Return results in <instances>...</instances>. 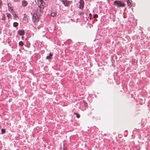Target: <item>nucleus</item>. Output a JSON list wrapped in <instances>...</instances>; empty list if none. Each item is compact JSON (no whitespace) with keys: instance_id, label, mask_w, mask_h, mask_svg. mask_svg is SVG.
I'll list each match as a JSON object with an SVG mask.
<instances>
[{"instance_id":"1","label":"nucleus","mask_w":150,"mask_h":150,"mask_svg":"<svg viewBox=\"0 0 150 150\" xmlns=\"http://www.w3.org/2000/svg\"><path fill=\"white\" fill-rule=\"evenodd\" d=\"M114 5L118 7H123L125 5L123 2L118 1H115L114 2Z\"/></svg>"},{"instance_id":"2","label":"nucleus","mask_w":150,"mask_h":150,"mask_svg":"<svg viewBox=\"0 0 150 150\" xmlns=\"http://www.w3.org/2000/svg\"><path fill=\"white\" fill-rule=\"evenodd\" d=\"M33 20L35 23L38 22L39 20V18L38 16L36 14H34L33 16Z\"/></svg>"},{"instance_id":"3","label":"nucleus","mask_w":150,"mask_h":150,"mask_svg":"<svg viewBox=\"0 0 150 150\" xmlns=\"http://www.w3.org/2000/svg\"><path fill=\"white\" fill-rule=\"evenodd\" d=\"M8 11L11 12L13 11V7L12 6L11 4L10 3H8Z\"/></svg>"},{"instance_id":"4","label":"nucleus","mask_w":150,"mask_h":150,"mask_svg":"<svg viewBox=\"0 0 150 150\" xmlns=\"http://www.w3.org/2000/svg\"><path fill=\"white\" fill-rule=\"evenodd\" d=\"M62 2L65 6H67L70 4L69 2L67 0H62Z\"/></svg>"},{"instance_id":"5","label":"nucleus","mask_w":150,"mask_h":150,"mask_svg":"<svg viewBox=\"0 0 150 150\" xmlns=\"http://www.w3.org/2000/svg\"><path fill=\"white\" fill-rule=\"evenodd\" d=\"M24 17L23 18V21L25 23H26L28 22V19L27 16L24 14Z\"/></svg>"},{"instance_id":"6","label":"nucleus","mask_w":150,"mask_h":150,"mask_svg":"<svg viewBox=\"0 0 150 150\" xmlns=\"http://www.w3.org/2000/svg\"><path fill=\"white\" fill-rule=\"evenodd\" d=\"M80 5H79V8H83L84 6V2L83 0H80Z\"/></svg>"},{"instance_id":"7","label":"nucleus","mask_w":150,"mask_h":150,"mask_svg":"<svg viewBox=\"0 0 150 150\" xmlns=\"http://www.w3.org/2000/svg\"><path fill=\"white\" fill-rule=\"evenodd\" d=\"M22 6L23 7H25L28 5V2L27 1L24 0L22 2Z\"/></svg>"},{"instance_id":"8","label":"nucleus","mask_w":150,"mask_h":150,"mask_svg":"<svg viewBox=\"0 0 150 150\" xmlns=\"http://www.w3.org/2000/svg\"><path fill=\"white\" fill-rule=\"evenodd\" d=\"M18 33L19 34L21 35H23L24 34V31L22 30H19Z\"/></svg>"},{"instance_id":"9","label":"nucleus","mask_w":150,"mask_h":150,"mask_svg":"<svg viewBox=\"0 0 150 150\" xmlns=\"http://www.w3.org/2000/svg\"><path fill=\"white\" fill-rule=\"evenodd\" d=\"M132 0H127V4L128 5L130 6H132Z\"/></svg>"},{"instance_id":"10","label":"nucleus","mask_w":150,"mask_h":150,"mask_svg":"<svg viewBox=\"0 0 150 150\" xmlns=\"http://www.w3.org/2000/svg\"><path fill=\"white\" fill-rule=\"evenodd\" d=\"M43 2V0H38V4H40V6H41L42 5V6H43L42 5Z\"/></svg>"},{"instance_id":"11","label":"nucleus","mask_w":150,"mask_h":150,"mask_svg":"<svg viewBox=\"0 0 150 150\" xmlns=\"http://www.w3.org/2000/svg\"><path fill=\"white\" fill-rule=\"evenodd\" d=\"M11 13L13 15L14 19H15L16 18L18 17L16 15V13L15 12L13 11Z\"/></svg>"},{"instance_id":"12","label":"nucleus","mask_w":150,"mask_h":150,"mask_svg":"<svg viewBox=\"0 0 150 150\" xmlns=\"http://www.w3.org/2000/svg\"><path fill=\"white\" fill-rule=\"evenodd\" d=\"M43 8L42 7V8H41V7H40V6H38V10H40V12H42L43 11Z\"/></svg>"},{"instance_id":"13","label":"nucleus","mask_w":150,"mask_h":150,"mask_svg":"<svg viewBox=\"0 0 150 150\" xmlns=\"http://www.w3.org/2000/svg\"><path fill=\"white\" fill-rule=\"evenodd\" d=\"M56 14H57L55 12H52L51 14V15L52 17L54 16H55L56 15Z\"/></svg>"},{"instance_id":"14","label":"nucleus","mask_w":150,"mask_h":150,"mask_svg":"<svg viewBox=\"0 0 150 150\" xmlns=\"http://www.w3.org/2000/svg\"><path fill=\"white\" fill-rule=\"evenodd\" d=\"M18 23L17 22H14L13 23V26L14 27H16L18 25Z\"/></svg>"},{"instance_id":"15","label":"nucleus","mask_w":150,"mask_h":150,"mask_svg":"<svg viewBox=\"0 0 150 150\" xmlns=\"http://www.w3.org/2000/svg\"><path fill=\"white\" fill-rule=\"evenodd\" d=\"M1 19L2 20H5V15L4 14L2 15L1 16Z\"/></svg>"},{"instance_id":"16","label":"nucleus","mask_w":150,"mask_h":150,"mask_svg":"<svg viewBox=\"0 0 150 150\" xmlns=\"http://www.w3.org/2000/svg\"><path fill=\"white\" fill-rule=\"evenodd\" d=\"M7 16L8 17V19H9L10 18H11V15L9 13H7Z\"/></svg>"},{"instance_id":"17","label":"nucleus","mask_w":150,"mask_h":150,"mask_svg":"<svg viewBox=\"0 0 150 150\" xmlns=\"http://www.w3.org/2000/svg\"><path fill=\"white\" fill-rule=\"evenodd\" d=\"M74 114H75V115H76V117L77 118H79L80 117V115L79 114H78V113H76V112L74 113Z\"/></svg>"},{"instance_id":"18","label":"nucleus","mask_w":150,"mask_h":150,"mask_svg":"<svg viewBox=\"0 0 150 150\" xmlns=\"http://www.w3.org/2000/svg\"><path fill=\"white\" fill-rule=\"evenodd\" d=\"M19 45L22 46L23 45V43L22 41H21L19 42Z\"/></svg>"},{"instance_id":"19","label":"nucleus","mask_w":150,"mask_h":150,"mask_svg":"<svg viewBox=\"0 0 150 150\" xmlns=\"http://www.w3.org/2000/svg\"><path fill=\"white\" fill-rule=\"evenodd\" d=\"M93 17L94 18H97L98 17V16L97 14H95L93 15Z\"/></svg>"},{"instance_id":"20","label":"nucleus","mask_w":150,"mask_h":150,"mask_svg":"<svg viewBox=\"0 0 150 150\" xmlns=\"http://www.w3.org/2000/svg\"><path fill=\"white\" fill-rule=\"evenodd\" d=\"M1 132L2 134L4 133L5 132V130L4 129H3L1 130Z\"/></svg>"},{"instance_id":"21","label":"nucleus","mask_w":150,"mask_h":150,"mask_svg":"<svg viewBox=\"0 0 150 150\" xmlns=\"http://www.w3.org/2000/svg\"><path fill=\"white\" fill-rule=\"evenodd\" d=\"M51 57L49 56H47L46 57V58L47 59H51Z\"/></svg>"},{"instance_id":"22","label":"nucleus","mask_w":150,"mask_h":150,"mask_svg":"<svg viewBox=\"0 0 150 150\" xmlns=\"http://www.w3.org/2000/svg\"><path fill=\"white\" fill-rule=\"evenodd\" d=\"M15 2H16L20 1V0H13Z\"/></svg>"},{"instance_id":"23","label":"nucleus","mask_w":150,"mask_h":150,"mask_svg":"<svg viewBox=\"0 0 150 150\" xmlns=\"http://www.w3.org/2000/svg\"><path fill=\"white\" fill-rule=\"evenodd\" d=\"M52 54L51 53H50L49 54V56H50L52 58Z\"/></svg>"},{"instance_id":"24","label":"nucleus","mask_w":150,"mask_h":150,"mask_svg":"<svg viewBox=\"0 0 150 150\" xmlns=\"http://www.w3.org/2000/svg\"><path fill=\"white\" fill-rule=\"evenodd\" d=\"M89 15H91V14L90 13V14H89Z\"/></svg>"},{"instance_id":"25","label":"nucleus","mask_w":150,"mask_h":150,"mask_svg":"<svg viewBox=\"0 0 150 150\" xmlns=\"http://www.w3.org/2000/svg\"><path fill=\"white\" fill-rule=\"evenodd\" d=\"M23 37H22V38H23Z\"/></svg>"}]
</instances>
